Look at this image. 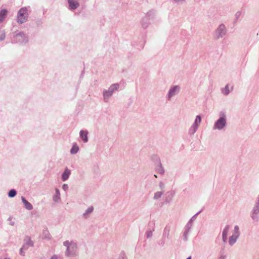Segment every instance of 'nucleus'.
Here are the masks:
<instances>
[{
	"label": "nucleus",
	"mask_w": 259,
	"mask_h": 259,
	"mask_svg": "<svg viewBox=\"0 0 259 259\" xmlns=\"http://www.w3.org/2000/svg\"><path fill=\"white\" fill-rule=\"evenodd\" d=\"M201 122V117L200 115H197L196 116L194 122L193 123V124L199 127V125L200 124Z\"/></svg>",
	"instance_id": "4be33fe9"
},
{
	"label": "nucleus",
	"mask_w": 259,
	"mask_h": 259,
	"mask_svg": "<svg viewBox=\"0 0 259 259\" xmlns=\"http://www.w3.org/2000/svg\"><path fill=\"white\" fill-rule=\"evenodd\" d=\"M189 232H190V231L185 230L184 234H183L184 240L185 241L188 240V234H189Z\"/></svg>",
	"instance_id": "473e14b6"
},
{
	"label": "nucleus",
	"mask_w": 259,
	"mask_h": 259,
	"mask_svg": "<svg viewBox=\"0 0 259 259\" xmlns=\"http://www.w3.org/2000/svg\"><path fill=\"white\" fill-rule=\"evenodd\" d=\"M175 194L174 191H170L166 193V196L165 197V201L166 203H169L172 199L173 197Z\"/></svg>",
	"instance_id": "4468645a"
},
{
	"label": "nucleus",
	"mask_w": 259,
	"mask_h": 259,
	"mask_svg": "<svg viewBox=\"0 0 259 259\" xmlns=\"http://www.w3.org/2000/svg\"><path fill=\"white\" fill-rule=\"evenodd\" d=\"M62 189L65 191H66L68 189V186L67 184H64L62 186Z\"/></svg>",
	"instance_id": "58836bf2"
},
{
	"label": "nucleus",
	"mask_w": 259,
	"mask_h": 259,
	"mask_svg": "<svg viewBox=\"0 0 259 259\" xmlns=\"http://www.w3.org/2000/svg\"><path fill=\"white\" fill-rule=\"evenodd\" d=\"M50 259H62V257L60 254H54L51 256Z\"/></svg>",
	"instance_id": "72a5a7b5"
},
{
	"label": "nucleus",
	"mask_w": 259,
	"mask_h": 259,
	"mask_svg": "<svg viewBox=\"0 0 259 259\" xmlns=\"http://www.w3.org/2000/svg\"><path fill=\"white\" fill-rule=\"evenodd\" d=\"M12 218L11 217H10L8 220L10 221L9 224L11 225V226H13L14 225H15V222L14 221H12L11 220H12Z\"/></svg>",
	"instance_id": "4c0bfd02"
},
{
	"label": "nucleus",
	"mask_w": 259,
	"mask_h": 259,
	"mask_svg": "<svg viewBox=\"0 0 259 259\" xmlns=\"http://www.w3.org/2000/svg\"><path fill=\"white\" fill-rule=\"evenodd\" d=\"M7 15V11L5 9L0 11V22H2L6 18Z\"/></svg>",
	"instance_id": "aec40b11"
},
{
	"label": "nucleus",
	"mask_w": 259,
	"mask_h": 259,
	"mask_svg": "<svg viewBox=\"0 0 259 259\" xmlns=\"http://www.w3.org/2000/svg\"><path fill=\"white\" fill-rule=\"evenodd\" d=\"M43 237L48 240H50L51 238V236L48 230H44L43 231Z\"/></svg>",
	"instance_id": "bb28decb"
},
{
	"label": "nucleus",
	"mask_w": 259,
	"mask_h": 259,
	"mask_svg": "<svg viewBox=\"0 0 259 259\" xmlns=\"http://www.w3.org/2000/svg\"><path fill=\"white\" fill-rule=\"evenodd\" d=\"M186 259H191V256H189L188 257H187Z\"/></svg>",
	"instance_id": "37998d69"
},
{
	"label": "nucleus",
	"mask_w": 259,
	"mask_h": 259,
	"mask_svg": "<svg viewBox=\"0 0 259 259\" xmlns=\"http://www.w3.org/2000/svg\"><path fill=\"white\" fill-rule=\"evenodd\" d=\"M79 150V147L76 145H74L72 147L71 150H70V153L71 154H75L78 152Z\"/></svg>",
	"instance_id": "a878e982"
},
{
	"label": "nucleus",
	"mask_w": 259,
	"mask_h": 259,
	"mask_svg": "<svg viewBox=\"0 0 259 259\" xmlns=\"http://www.w3.org/2000/svg\"><path fill=\"white\" fill-rule=\"evenodd\" d=\"M163 194V191H158L154 193L153 196V199L155 200H158V199L161 197Z\"/></svg>",
	"instance_id": "5701e85b"
},
{
	"label": "nucleus",
	"mask_w": 259,
	"mask_h": 259,
	"mask_svg": "<svg viewBox=\"0 0 259 259\" xmlns=\"http://www.w3.org/2000/svg\"><path fill=\"white\" fill-rule=\"evenodd\" d=\"M118 259H127L125 253L122 251L119 255Z\"/></svg>",
	"instance_id": "c756f323"
},
{
	"label": "nucleus",
	"mask_w": 259,
	"mask_h": 259,
	"mask_svg": "<svg viewBox=\"0 0 259 259\" xmlns=\"http://www.w3.org/2000/svg\"><path fill=\"white\" fill-rule=\"evenodd\" d=\"M21 200L24 205L25 209L28 210H31L33 209L32 205L29 203L23 196L21 197Z\"/></svg>",
	"instance_id": "f8f14e48"
},
{
	"label": "nucleus",
	"mask_w": 259,
	"mask_h": 259,
	"mask_svg": "<svg viewBox=\"0 0 259 259\" xmlns=\"http://www.w3.org/2000/svg\"><path fill=\"white\" fill-rule=\"evenodd\" d=\"M17 194V192L16 190L15 189H11L8 194V196L10 198H13Z\"/></svg>",
	"instance_id": "cd10ccee"
},
{
	"label": "nucleus",
	"mask_w": 259,
	"mask_h": 259,
	"mask_svg": "<svg viewBox=\"0 0 259 259\" xmlns=\"http://www.w3.org/2000/svg\"><path fill=\"white\" fill-rule=\"evenodd\" d=\"M28 15V10L26 7L20 9L17 15V22L21 24L26 22Z\"/></svg>",
	"instance_id": "39448f33"
},
{
	"label": "nucleus",
	"mask_w": 259,
	"mask_h": 259,
	"mask_svg": "<svg viewBox=\"0 0 259 259\" xmlns=\"http://www.w3.org/2000/svg\"><path fill=\"white\" fill-rule=\"evenodd\" d=\"M34 246V242L32 241L30 237L26 236L24 240V243L22 245L23 249L27 250L29 247H33Z\"/></svg>",
	"instance_id": "1a4fd4ad"
},
{
	"label": "nucleus",
	"mask_w": 259,
	"mask_h": 259,
	"mask_svg": "<svg viewBox=\"0 0 259 259\" xmlns=\"http://www.w3.org/2000/svg\"><path fill=\"white\" fill-rule=\"evenodd\" d=\"M230 227L229 225H226L224 228L222 232V240L224 242H226L228 238V233L230 230Z\"/></svg>",
	"instance_id": "9d476101"
},
{
	"label": "nucleus",
	"mask_w": 259,
	"mask_h": 259,
	"mask_svg": "<svg viewBox=\"0 0 259 259\" xmlns=\"http://www.w3.org/2000/svg\"><path fill=\"white\" fill-rule=\"evenodd\" d=\"M219 115L220 117L214 122L213 129L221 131L227 125V117L224 112H220Z\"/></svg>",
	"instance_id": "f03ea898"
},
{
	"label": "nucleus",
	"mask_w": 259,
	"mask_h": 259,
	"mask_svg": "<svg viewBox=\"0 0 259 259\" xmlns=\"http://www.w3.org/2000/svg\"><path fill=\"white\" fill-rule=\"evenodd\" d=\"M71 174V171L70 170L66 168L64 172H63V174H62V180L63 181H66L68 179L69 177V176Z\"/></svg>",
	"instance_id": "dca6fc26"
},
{
	"label": "nucleus",
	"mask_w": 259,
	"mask_h": 259,
	"mask_svg": "<svg viewBox=\"0 0 259 259\" xmlns=\"http://www.w3.org/2000/svg\"><path fill=\"white\" fill-rule=\"evenodd\" d=\"M240 234V232L239 231V228L238 226L236 225L234 227V229L233 230V234L232 235L236 236V237H239Z\"/></svg>",
	"instance_id": "393cba45"
},
{
	"label": "nucleus",
	"mask_w": 259,
	"mask_h": 259,
	"mask_svg": "<svg viewBox=\"0 0 259 259\" xmlns=\"http://www.w3.org/2000/svg\"><path fill=\"white\" fill-rule=\"evenodd\" d=\"M226 255H222L219 257V259H225Z\"/></svg>",
	"instance_id": "79ce46f5"
},
{
	"label": "nucleus",
	"mask_w": 259,
	"mask_h": 259,
	"mask_svg": "<svg viewBox=\"0 0 259 259\" xmlns=\"http://www.w3.org/2000/svg\"><path fill=\"white\" fill-rule=\"evenodd\" d=\"M88 132L87 131L81 130L79 132V136L81 140L84 142H88Z\"/></svg>",
	"instance_id": "ddd939ff"
},
{
	"label": "nucleus",
	"mask_w": 259,
	"mask_h": 259,
	"mask_svg": "<svg viewBox=\"0 0 259 259\" xmlns=\"http://www.w3.org/2000/svg\"><path fill=\"white\" fill-rule=\"evenodd\" d=\"M180 87L178 85L171 87L166 97L167 100L170 101L172 97L178 95L180 91Z\"/></svg>",
	"instance_id": "0eeeda50"
},
{
	"label": "nucleus",
	"mask_w": 259,
	"mask_h": 259,
	"mask_svg": "<svg viewBox=\"0 0 259 259\" xmlns=\"http://www.w3.org/2000/svg\"><path fill=\"white\" fill-rule=\"evenodd\" d=\"M225 33H214L213 37L215 39H219L220 38H222Z\"/></svg>",
	"instance_id": "7c9ffc66"
},
{
	"label": "nucleus",
	"mask_w": 259,
	"mask_h": 259,
	"mask_svg": "<svg viewBox=\"0 0 259 259\" xmlns=\"http://www.w3.org/2000/svg\"><path fill=\"white\" fill-rule=\"evenodd\" d=\"M94 210V207L93 206H90L88 207L85 211V212L83 213V217L85 219H87L90 214H91L92 212H93Z\"/></svg>",
	"instance_id": "a211bd4d"
},
{
	"label": "nucleus",
	"mask_w": 259,
	"mask_h": 259,
	"mask_svg": "<svg viewBox=\"0 0 259 259\" xmlns=\"http://www.w3.org/2000/svg\"><path fill=\"white\" fill-rule=\"evenodd\" d=\"M222 93L224 95L227 96L230 93V91L229 90V84H227L224 88L222 89Z\"/></svg>",
	"instance_id": "b1692460"
},
{
	"label": "nucleus",
	"mask_w": 259,
	"mask_h": 259,
	"mask_svg": "<svg viewBox=\"0 0 259 259\" xmlns=\"http://www.w3.org/2000/svg\"><path fill=\"white\" fill-rule=\"evenodd\" d=\"M5 33H1L0 34V41H2L3 40H4V39L5 38Z\"/></svg>",
	"instance_id": "ea45409f"
},
{
	"label": "nucleus",
	"mask_w": 259,
	"mask_h": 259,
	"mask_svg": "<svg viewBox=\"0 0 259 259\" xmlns=\"http://www.w3.org/2000/svg\"><path fill=\"white\" fill-rule=\"evenodd\" d=\"M154 176L155 178H157V176L156 175H154Z\"/></svg>",
	"instance_id": "c03bdc74"
},
{
	"label": "nucleus",
	"mask_w": 259,
	"mask_h": 259,
	"mask_svg": "<svg viewBox=\"0 0 259 259\" xmlns=\"http://www.w3.org/2000/svg\"><path fill=\"white\" fill-rule=\"evenodd\" d=\"M119 88V84L117 83L111 84L108 90H104L103 91V100L105 102H108L109 99L112 96L114 91H117Z\"/></svg>",
	"instance_id": "7ed1b4c3"
},
{
	"label": "nucleus",
	"mask_w": 259,
	"mask_h": 259,
	"mask_svg": "<svg viewBox=\"0 0 259 259\" xmlns=\"http://www.w3.org/2000/svg\"><path fill=\"white\" fill-rule=\"evenodd\" d=\"M238 238L239 237H236V236H231L229 239V244L230 246L233 245L236 242Z\"/></svg>",
	"instance_id": "6ab92c4d"
},
{
	"label": "nucleus",
	"mask_w": 259,
	"mask_h": 259,
	"mask_svg": "<svg viewBox=\"0 0 259 259\" xmlns=\"http://www.w3.org/2000/svg\"><path fill=\"white\" fill-rule=\"evenodd\" d=\"M159 188L162 190L164 189L165 188V185L164 184V183L162 181H160L159 182Z\"/></svg>",
	"instance_id": "c9c22d12"
},
{
	"label": "nucleus",
	"mask_w": 259,
	"mask_h": 259,
	"mask_svg": "<svg viewBox=\"0 0 259 259\" xmlns=\"http://www.w3.org/2000/svg\"><path fill=\"white\" fill-rule=\"evenodd\" d=\"M13 43L25 44L28 41L27 37L25 33H16L13 36L12 39Z\"/></svg>",
	"instance_id": "423d86ee"
},
{
	"label": "nucleus",
	"mask_w": 259,
	"mask_h": 259,
	"mask_svg": "<svg viewBox=\"0 0 259 259\" xmlns=\"http://www.w3.org/2000/svg\"><path fill=\"white\" fill-rule=\"evenodd\" d=\"M70 9H76L79 6V3L76 0H68Z\"/></svg>",
	"instance_id": "2eb2a0df"
},
{
	"label": "nucleus",
	"mask_w": 259,
	"mask_h": 259,
	"mask_svg": "<svg viewBox=\"0 0 259 259\" xmlns=\"http://www.w3.org/2000/svg\"><path fill=\"white\" fill-rule=\"evenodd\" d=\"M201 210L198 211L197 213H196L195 215H194L190 219V220L189 221V222H190V223H192L195 220H196V216L201 212Z\"/></svg>",
	"instance_id": "2f4dec72"
},
{
	"label": "nucleus",
	"mask_w": 259,
	"mask_h": 259,
	"mask_svg": "<svg viewBox=\"0 0 259 259\" xmlns=\"http://www.w3.org/2000/svg\"><path fill=\"white\" fill-rule=\"evenodd\" d=\"M155 170L156 172L160 175H163L164 174L165 170L160 160H158L157 165L155 166Z\"/></svg>",
	"instance_id": "9b49d317"
},
{
	"label": "nucleus",
	"mask_w": 259,
	"mask_h": 259,
	"mask_svg": "<svg viewBox=\"0 0 259 259\" xmlns=\"http://www.w3.org/2000/svg\"><path fill=\"white\" fill-rule=\"evenodd\" d=\"M4 259H11V258L9 257H6V258H5Z\"/></svg>",
	"instance_id": "a18cd8bd"
},
{
	"label": "nucleus",
	"mask_w": 259,
	"mask_h": 259,
	"mask_svg": "<svg viewBox=\"0 0 259 259\" xmlns=\"http://www.w3.org/2000/svg\"><path fill=\"white\" fill-rule=\"evenodd\" d=\"M152 231H148L146 233V236L147 238H150L152 236Z\"/></svg>",
	"instance_id": "f704fd0d"
},
{
	"label": "nucleus",
	"mask_w": 259,
	"mask_h": 259,
	"mask_svg": "<svg viewBox=\"0 0 259 259\" xmlns=\"http://www.w3.org/2000/svg\"><path fill=\"white\" fill-rule=\"evenodd\" d=\"M53 200L55 202H59L61 200L60 191L57 188L55 189V194L53 197Z\"/></svg>",
	"instance_id": "f3484780"
},
{
	"label": "nucleus",
	"mask_w": 259,
	"mask_h": 259,
	"mask_svg": "<svg viewBox=\"0 0 259 259\" xmlns=\"http://www.w3.org/2000/svg\"><path fill=\"white\" fill-rule=\"evenodd\" d=\"M192 227V223L188 222L185 226V230L190 231Z\"/></svg>",
	"instance_id": "c85d7f7f"
},
{
	"label": "nucleus",
	"mask_w": 259,
	"mask_h": 259,
	"mask_svg": "<svg viewBox=\"0 0 259 259\" xmlns=\"http://www.w3.org/2000/svg\"><path fill=\"white\" fill-rule=\"evenodd\" d=\"M170 231V226L167 225L164 229L162 238L161 241V245H164L165 241L168 239L169 232Z\"/></svg>",
	"instance_id": "6e6552de"
},
{
	"label": "nucleus",
	"mask_w": 259,
	"mask_h": 259,
	"mask_svg": "<svg viewBox=\"0 0 259 259\" xmlns=\"http://www.w3.org/2000/svg\"><path fill=\"white\" fill-rule=\"evenodd\" d=\"M250 217L252 221L255 222H259V195L256 197L250 212Z\"/></svg>",
	"instance_id": "20e7f679"
},
{
	"label": "nucleus",
	"mask_w": 259,
	"mask_h": 259,
	"mask_svg": "<svg viewBox=\"0 0 259 259\" xmlns=\"http://www.w3.org/2000/svg\"><path fill=\"white\" fill-rule=\"evenodd\" d=\"M198 128V126L192 124L189 129L188 134L190 135H193L196 133Z\"/></svg>",
	"instance_id": "412c9836"
},
{
	"label": "nucleus",
	"mask_w": 259,
	"mask_h": 259,
	"mask_svg": "<svg viewBox=\"0 0 259 259\" xmlns=\"http://www.w3.org/2000/svg\"><path fill=\"white\" fill-rule=\"evenodd\" d=\"M63 244L66 247L65 255L66 257H75L78 255V247L77 243L74 240H66Z\"/></svg>",
	"instance_id": "f257e3e1"
},
{
	"label": "nucleus",
	"mask_w": 259,
	"mask_h": 259,
	"mask_svg": "<svg viewBox=\"0 0 259 259\" xmlns=\"http://www.w3.org/2000/svg\"><path fill=\"white\" fill-rule=\"evenodd\" d=\"M219 28L221 31H224L225 27L224 25H221Z\"/></svg>",
	"instance_id": "a19ab883"
},
{
	"label": "nucleus",
	"mask_w": 259,
	"mask_h": 259,
	"mask_svg": "<svg viewBox=\"0 0 259 259\" xmlns=\"http://www.w3.org/2000/svg\"><path fill=\"white\" fill-rule=\"evenodd\" d=\"M24 249H23V247L20 249V254L22 256H24L25 255V253L24 252Z\"/></svg>",
	"instance_id": "e433bc0d"
}]
</instances>
